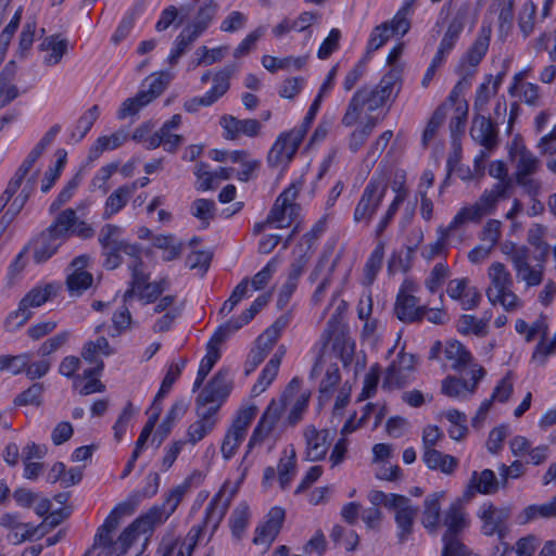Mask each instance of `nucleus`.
Masks as SVG:
<instances>
[{
    "instance_id": "4c0bfd02",
    "label": "nucleus",
    "mask_w": 556,
    "mask_h": 556,
    "mask_svg": "<svg viewBox=\"0 0 556 556\" xmlns=\"http://www.w3.org/2000/svg\"><path fill=\"white\" fill-rule=\"evenodd\" d=\"M229 336L226 332L220 333V328L218 327L210 341L206 344V354L201 359L200 366L198 369L199 376H207L212 370L214 365L220 358L219 345L228 338Z\"/></svg>"
},
{
    "instance_id": "cd10ccee",
    "label": "nucleus",
    "mask_w": 556,
    "mask_h": 556,
    "mask_svg": "<svg viewBox=\"0 0 556 556\" xmlns=\"http://www.w3.org/2000/svg\"><path fill=\"white\" fill-rule=\"evenodd\" d=\"M442 523L446 528L443 536L459 535L469 527V515L459 500L453 502L444 511Z\"/></svg>"
},
{
    "instance_id": "9b49d317",
    "label": "nucleus",
    "mask_w": 556,
    "mask_h": 556,
    "mask_svg": "<svg viewBox=\"0 0 556 556\" xmlns=\"http://www.w3.org/2000/svg\"><path fill=\"white\" fill-rule=\"evenodd\" d=\"M387 189L388 184L382 175H374L370 178L354 208L355 223H364L367 226L370 224L386 197Z\"/></svg>"
},
{
    "instance_id": "ddd939ff",
    "label": "nucleus",
    "mask_w": 556,
    "mask_h": 556,
    "mask_svg": "<svg viewBox=\"0 0 556 556\" xmlns=\"http://www.w3.org/2000/svg\"><path fill=\"white\" fill-rule=\"evenodd\" d=\"M302 186L301 181H295L279 194L267 216V223H271L276 228H286L291 225L300 210L294 201Z\"/></svg>"
},
{
    "instance_id": "aec40b11",
    "label": "nucleus",
    "mask_w": 556,
    "mask_h": 556,
    "mask_svg": "<svg viewBox=\"0 0 556 556\" xmlns=\"http://www.w3.org/2000/svg\"><path fill=\"white\" fill-rule=\"evenodd\" d=\"M471 383L462 379L448 377L442 382V393L452 399L466 400L476 392L480 380L485 376V370L480 365L470 367Z\"/></svg>"
},
{
    "instance_id": "5fc2aeb1",
    "label": "nucleus",
    "mask_w": 556,
    "mask_h": 556,
    "mask_svg": "<svg viewBox=\"0 0 556 556\" xmlns=\"http://www.w3.org/2000/svg\"><path fill=\"white\" fill-rule=\"evenodd\" d=\"M378 123V117L367 115L365 122L351 134L349 149L354 153L357 152L367 141Z\"/></svg>"
},
{
    "instance_id": "f8f14e48",
    "label": "nucleus",
    "mask_w": 556,
    "mask_h": 556,
    "mask_svg": "<svg viewBox=\"0 0 556 556\" xmlns=\"http://www.w3.org/2000/svg\"><path fill=\"white\" fill-rule=\"evenodd\" d=\"M418 289V285L410 278H406L401 285L394 306L395 315L401 321L415 323L424 318L427 306L420 305L415 296Z\"/></svg>"
},
{
    "instance_id": "72a5a7b5",
    "label": "nucleus",
    "mask_w": 556,
    "mask_h": 556,
    "mask_svg": "<svg viewBox=\"0 0 556 556\" xmlns=\"http://www.w3.org/2000/svg\"><path fill=\"white\" fill-rule=\"evenodd\" d=\"M510 187L511 181H497L491 189L483 191L479 200L475 202L483 216L495 211L498 201L508 197Z\"/></svg>"
},
{
    "instance_id": "393cba45",
    "label": "nucleus",
    "mask_w": 556,
    "mask_h": 556,
    "mask_svg": "<svg viewBox=\"0 0 556 556\" xmlns=\"http://www.w3.org/2000/svg\"><path fill=\"white\" fill-rule=\"evenodd\" d=\"M56 294V288L53 285L37 286L33 288L20 302L18 308L11 317H22L21 321L26 323L30 316V308H36L45 304Z\"/></svg>"
},
{
    "instance_id": "1a4fd4ad",
    "label": "nucleus",
    "mask_w": 556,
    "mask_h": 556,
    "mask_svg": "<svg viewBox=\"0 0 556 556\" xmlns=\"http://www.w3.org/2000/svg\"><path fill=\"white\" fill-rule=\"evenodd\" d=\"M414 0H405L401 9L395 13L392 20L376 26L367 41V55L380 49L392 38H402L410 29L412 7Z\"/></svg>"
},
{
    "instance_id": "f03ea898",
    "label": "nucleus",
    "mask_w": 556,
    "mask_h": 556,
    "mask_svg": "<svg viewBox=\"0 0 556 556\" xmlns=\"http://www.w3.org/2000/svg\"><path fill=\"white\" fill-rule=\"evenodd\" d=\"M42 153L43 151L35 146L18 166L0 195V214L5 207L17 214L24 208L36 188L37 174L29 173Z\"/></svg>"
},
{
    "instance_id": "680f3d73",
    "label": "nucleus",
    "mask_w": 556,
    "mask_h": 556,
    "mask_svg": "<svg viewBox=\"0 0 556 556\" xmlns=\"http://www.w3.org/2000/svg\"><path fill=\"white\" fill-rule=\"evenodd\" d=\"M65 213H70V216H67L70 222H68V226H66L67 229L65 230L66 240L71 236H76L81 239H89L94 235V230L89 224H87L84 220L78 219L75 210L66 208V210L61 211L59 214H65Z\"/></svg>"
},
{
    "instance_id": "b1692460",
    "label": "nucleus",
    "mask_w": 556,
    "mask_h": 556,
    "mask_svg": "<svg viewBox=\"0 0 556 556\" xmlns=\"http://www.w3.org/2000/svg\"><path fill=\"white\" fill-rule=\"evenodd\" d=\"M305 441V458L309 462H317L327 455L330 440L329 431L318 430L315 426L308 425L303 430Z\"/></svg>"
},
{
    "instance_id": "9d476101",
    "label": "nucleus",
    "mask_w": 556,
    "mask_h": 556,
    "mask_svg": "<svg viewBox=\"0 0 556 556\" xmlns=\"http://www.w3.org/2000/svg\"><path fill=\"white\" fill-rule=\"evenodd\" d=\"M257 406L250 402L243 404L237 410L230 427L225 433L220 447L222 455L225 459H230L237 453L247 437L249 427L257 415Z\"/></svg>"
},
{
    "instance_id": "8fccbe9b",
    "label": "nucleus",
    "mask_w": 556,
    "mask_h": 556,
    "mask_svg": "<svg viewBox=\"0 0 556 556\" xmlns=\"http://www.w3.org/2000/svg\"><path fill=\"white\" fill-rule=\"evenodd\" d=\"M68 42L60 36L46 37L41 43V49L47 51L43 63L47 65H56L67 52Z\"/></svg>"
},
{
    "instance_id": "4d7b16f0",
    "label": "nucleus",
    "mask_w": 556,
    "mask_h": 556,
    "mask_svg": "<svg viewBox=\"0 0 556 556\" xmlns=\"http://www.w3.org/2000/svg\"><path fill=\"white\" fill-rule=\"evenodd\" d=\"M536 148L545 157L547 169L556 175V125L539 140Z\"/></svg>"
},
{
    "instance_id": "dca6fc26",
    "label": "nucleus",
    "mask_w": 556,
    "mask_h": 556,
    "mask_svg": "<svg viewBox=\"0 0 556 556\" xmlns=\"http://www.w3.org/2000/svg\"><path fill=\"white\" fill-rule=\"evenodd\" d=\"M481 521V532L486 536L497 535L504 538L506 521L510 517L509 507H497L492 503H483L477 513Z\"/></svg>"
},
{
    "instance_id": "39448f33",
    "label": "nucleus",
    "mask_w": 556,
    "mask_h": 556,
    "mask_svg": "<svg viewBox=\"0 0 556 556\" xmlns=\"http://www.w3.org/2000/svg\"><path fill=\"white\" fill-rule=\"evenodd\" d=\"M70 213L58 214L52 224L34 237L27 244L36 264H41L51 258L66 241V226H68Z\"/></svg>"
},
{
    "instance_id": "423d86ee",
    "label": "nucleus",
    "mask_w": 556,
    "mask_h": 556,
    "mask_svg": "<svg viewBox=\"0 0 556 556\" xmlns=\"http://www.w3.org/2000/svg\"><path fill=\"white\" fill-rule=\"evenodd\" d=\"M508 154L516 169L515 180L517 185L529 193H536L540 189V182L532 178V176L541 167L539 157L518 139L511 141Z\"/></svg>"
},
{
    "instance_id": "5701e85b",
    "label": "nucleus",
    "mask_w": 556,
    "mask_h": 556,
    "mask_svg": "<svg viewBox=\"0 0 556 556\" xmlns=\"http://www.w3.org/2000/svg\"><path fill=\"white\" fill-rule=\"evenodd\" d=\"M89 261L90 257L85 254L79 255L72 261L66 278V285L72 295H80L91 287L93 277L86 270Z\"/></svg>"
},
{
    "instance_id": "6ab92c4d",
    "label": "nucleus",
    "mask_w": 556,
    "mask_h": 556,
    "mask_svg": "<svg viewBox=\"0 0 556 556\" xmlns=\"http://www.w3.org/2000/svg\"><path fill=\"white\" fill-rule=\"evenodd\" d=\"M232 390V380L227 369H219L198 395V402L222 406Z\"/></svg>"
},
{
    "instance_id": "37998d69",
    "label": "nucleus",
    "mask_w": 556,
    "mask_h": 556,
    "mask_svg": "<svg viewBox=\"0 0 556 556\" xmlns=\"http://www.w3.org/2000/svg\"><path fill=\"white\" fill-rule=\"evenodd\" d=\"M422 460L429 469L441 470L443 473H452L457 467V459L454 456L430 448L424 451Z\"/></svg>"
},
{
    "instance_id": "13d9d810",
    "label": "nucleus",
    "mask_w": 556,
    "mask_h": 556,
    "mask_svg": "<svg viewBox=\"0 0 556 556\" xmlns=\"http://www.w3.org/2000/svg\"><path fill=\"white\" fill-rule=\"evenodd\" d=\"M131 197L124 185L114 190L105 201L103 218L109 219L122 211Z\"/></svg>"
},
{
    "instance_id": "0e129e2a",
    "label": "nucleus",
    "mask_w": 556,
    "mask_h": 556,
    "mask_svg": "<svg viewBox=\"0 0 556 556\" xmlns=\"http://www.w3.org/2000/svg\"><path fill=\"white\" fill-rule=\"evenodd\" d=\"M127 508L126 505H118L114 508V510L108 516L104 523L99 528L97 534H96V545H109L112 542L111 532L117 527L118 525V515L125 511Z\"/></svg>"
},
{
    "instance_id": "0eeeda50",
    "label": "nucleus",
    "mask_w": 556,
    "mask_h": 556,
    "mask_svg": "<svg viewBox=\"0 0 556 556\" xmlns=\"http://www.w3.org/2000/svg\"><path fill=\"white\" fill-rule=\"evenodd\" d=\"M253 465V460L243 456L237 471L238 478L235 482L226 481L219 492L213 497L211 503L205 509V521L204 523H212L213 530H215L225 516L232 498L238 493L241 484L245 480L250 468Z\"/></svg>"
},
{
    "instance_id": "3c124183",
    "label": "nucleus",
    "mask_w": 556,
    "mask_h": 556,
    "mask_svg": "<svg viewBox=\"0 0 556 556\" xmlns=\"http://www.w3.org/2000/svg\"><path fill=\"white\" fill-rule=\"evenodd\" d=\"M445 358L455 370H464L471 364V354L458 341L447 342L444 349Z\"/></svg>"
},
{
    "instance_id": "4be33fe9",
    "label": "nucleus",
    "mask_w": 556,
    "mask_h": 556,
    "mask_svg": "<svg viewBox=\"0 0 556 556\" xmlns=\"http://www.w3.org/2000/svg\"><path fill=\"white\" fill-rule=\"evenodd\" d=\"M529 249H521L513 257V266L517 277L522 280L528 288L536 287L542 283L544 276V265L529 263Z\"/></svg>"
},
{
    "instance_id": "7c9ffc66",
    "label": "nucleus",
    "mask_w": 556,
    "mask_h": 556,
    "mask_svg": "<svg viewBox=\"0 0 556 556\" xmlns=\"http://www.w3.org/2000/svg\"><path fill=\"white\" fill-rule=\"evenodd\" d=\"M445 498V492H433L426 496L424 501V509L421 523L429 533H435L441 522V503Z\"/></svg>"
},
{
    "instance_id": "a18cd8bd",
    "label": "nucleus",
    "mask_w": 556,
    "mask_h": 556,
    "mask_svg": "<svg viewBox=\"0 0 556 556\" xmlns=\"http://www.w3.org/2000/svg\"><path fill=\"white\" fill-rule=\"evenodd\" d=\"M148 535L144 531H142L141 526H136V520L131 522L118 536V539L112 545V554L115 556H122L127 552L130 545L143 539L146 542L148 540Z\"/></svg>"
},
{
    "instance_id": "58836bf2",
    "label": "nucleus",
    "mask_w": 556,
    "mask_h": 556,
    "mask_svg": "<svg viewBox=\"0 0 556 556\" xmlns=\"http://www.w3.org/2000/svg\"><path fill=\"white\" fill-rule=\"evenodd\" d=\"M269 301L268 295H260L257 296L251 306L244 311L238 318L228 320L227 323L219 326L220 333L226 332V334L231 336L237 330L247 325L253 317L263 308Z\"/></svg>"
},
{
    "instance_id": "69168bd1",
    "label": "nucleus",
    "mask_w": 556,
    "mask_h": 556,
    "mask_svg": "<svg viewBox=\"0 0 556 556\" xmlns=\"http://www.w3.org/2000/svg\"><path fill=\"white\" fill-rule=\"evenodd\" d=\"M250 519V509L245 502H241L233 509L230 517V529L237 540H241Z\"/></svg>"
},
{
    "instance_id": "6e6d98bb",
    "label": "nucleus",
    "mask_w": 556,
    "mask_h": 556,
    "mask_svg": "<svg viewBox=\"0 0 556 556\" xmlns=\"http://www.w3.org/2000/svg\"><path fill=\"white\" fill-rule=\"evenodd\" d=\"M515 330L525 337L527 342H531L536 336L540 339L548 334V324L545 316H540L532 325H529L523 319H517Z\"/></svg>"
},
{
    "instance_id": "f257e3e1",
    "label": "nucleus",
    "mask_w": 556,
    "mask_h": 556,
    "mask_svg": "<svg viewBox=\"0 0 556 556\" xmlns=\"http://www.w3.org/2000/svg\"><path fill=\"white\" fill-rule=\"evenodd\" d=\"M401 88V76L397 68H391L376 86H363L354 92L349 101L341 124L351 127L356 124L363 112H374L394 98Z\"/></svg>"
},
{
    "instance_id": "2f4dec72",
    "label": "nucleus",
    "mask_w": 556,
    "mask_h": 556,
    "mask_svg": "<svg viewBox=\"0 0 556 556\" xmlns=\"http://www.w3.org/2000/svg\"><path fill=\"white\" fill-rule=\"evenodd\" d=\"M492 35V26L489 22H482L477 38L463 58L464 63L476 67L484 58L489 50Z\"/></svg>"
},
{
    "instance_id": "e433bc0d",
    "label": "nucleus",
    "mask_w": 556,
    "mask_h": 556,
    "mask_svg": "<svg viewBox=\"0 0 556 556\" xmlns=\"http://www.w3.org/2000/svg\"><path fill=\"white\" fill-rule=\"evenodd\" d=\"M16 75L14 61L8 62L0 73V109L4 108L18 97V89L13 84Z\"/></svg>"
},
{
    "instance_id": "4468645a",
    "label": "nucleus",
    "mask_w": 556,
    "mask_h": 556,
    "mask_svg": "<svg viewBox=\"0 0 556 556\" xmlns=\"http://www.w3.org/2000/svg\"><path fill=\"white\" fill-rule=\"evenodd\" d=\"M321 339L326 343H331L332 350L344 365L352 362L356 344L350 334L349 328L338 317L333 316L328 320Z\"/></svg>"
},
{
    "instance_id": "a19ab883",
    "label": "nucleus",
    "mask_w": 556,
    "mask_h": 556,
    "mask_svg": "<svg viewBox=\"0 0 556 556\" xmlns=\"http://www.w3.org/2000/svg\"><path fill=\"white\" fill-rule=\"evenodd\" d=\"M129 138L126 129H118L110 136H101L90 148L88 159L97 160L104 151L115 150L122 147Z\"/></svg>"
},
{
    "instance_id": "338daca9",
    "label": "nucleus",
    "mask_w": 556,
    "mask_h": 556,
    "mask_svg": "<svg viewBox=\"0 0 556 556\" xmlns=\"http://www.w3.org/2000/svg\"><path fill=\"white\" fill-rule=\"evenodd\" d=\"M150 103L151 102L149 99H147L146 94L138 91L135 97L123 101L116 113V116L121 121L135 116Z\"/></svg>"
},
{
    "instance_id": "7ed1b4c3",
    "label": "nucleus",
    "mask_w": 556,
    "mask_h": 556,
    "mask_svg": "<svg viewBox=\"0 0 556 556\" xmlns=\"http://www.w3.org/2000/svg\"><path fill=\"white\" fill-rule=\"evenodd\" d=\"M489 286L486 298L492 305H501L507 312L521 307V300L513 291L514 279L507 266L501 262H493L486 271Z\"/></svg>"
},
{
    "instance_id": "a211bd4d",
    "label": "nucleus",
    "mask_w": 556,
    "mask_h": 556,
    "mask_svg": "<svg viewBox=\"0 0 556 556\" xmlns=\"http://www.w3.org/2000/svg\"><path fill=\"white\" fill-rule=\"evenodd\" d=\"M415 370V356L400 352L389 365L382 382L383 389H399L409 382Z\"/></svg>"
},
{
    "instance_id": "a878e982",
    "label": "nucleus",
    "mask_w": 556,
    "mask_h": 556,
    "mask_svg": "<svg viewBox=\"0 0 556 556\" xmlns=\"http://www.w3.org/2000/svg\"><path fill=\"white\" fill-rule=\"evenodd\" d=\"M447 295L459 302L465 311L476 308L481 301V293L476 287L469 286L468 278H456L448 282Z\"/></svg>"
},
{
    "instance_id": "c85d7f7f",
    "label": "nucleus",
    "mask_w": 556,
    "mask_h": 556,
    "mask_svg": "<svg viewBox=\"0 0 556 556\" xmlns=\"http://www.w3.org/2000/svg\"><path fill=\"white\" fill-rule=\"evenodd\" d=\"M392 510L395 511L396 538L400 543L406 542L414 530V521L417 515V507L410 504L408 497L403 498Z\"/></svg>"
},
{
    "instance_id": "49530a36",
    "label": "nucleus",
    "mask_w": 556,
    "mask_h": 556,
    "mask_svg": "<svg viewBox=\"0 0 556 556\" xmlns=\"http://www.w3.org/2000/svg\"><path fill=\"white\" fill-rule=\"evenodd\" d=\"M307 62L306 55L301 56H286L282 59H278L271 55H264L262 58V65L269 71L270 73H275L279 70L283 71H300L305 66Z\"/></svg>"
},
{
    "instance_id": "052dcab7",
    "label": "nucleus",
    "mask_w": 556,
    "mask_h": 556,
    "mask_svg": "<svg viewBox=\"0 0 556 556\" xmlns=\"http://www.w3.org/2000/svg\"><path fill=\"white\" fill-rule=\"evenodd\" d=\"M501 85L500 78H493L489 76L477 89L476 99H475V110L478 112L484 111L488 102L492 97L497 93L498 87Z\"/></svg>"
},
{
    "instance_id": "c03bdc74",
    "label": "nucleus",
    "mask_w": 556,
    "mask_h": 556,
    "mask_svg": "<svg viewBox=\"0 0 556 556\" xmlns=\"http://www.w3.org/2000/svg\"><path fill=\"white\" fill-rule=\"evenodd\" d=\"M0 525L4 528L10 529L12 532L9 534V539L14 543L18 544L28 538H30L35 529L28 523L20 522L16 514H4L0 518Z\"/></svg>"
},
{
    "instance_id": "f704fd0d",
    "label": "nucleus",
    "mask_w": 556,
    "mask_h": 556,
    "mask_svg": "<svg viewBox=\"0 0 556 556\" xmlns=\"http://www.w3.org/2000/svg\"><path fill=\"white\" fill-rule=\"evenodd\" d=\"M483 215L479 206L476 203L463 206L452 218L447 226L438 227V233H442V236H451L452 232L462 228L467 223H479L482 219Z\"/></svg>"
},
{
    "instance_id": "774afa93",
    "label": "nucleus",
    "mask_w": 556,
    "mask_h": 556,
    "mask_svg": "<svg viewBox=\"0 0 556 556\" xmlns=\"http://www.w3.org/2000/svg\"><path fill=\"white\" fill-rule=\"evenodd\" d=\"M153 245L164 250L163 260L173 261L177 258L182 250V243L172 235H160L153 239Z\"/></svg>"
},
{
    "instance_id": "bf43d9fd",
    "label": "nucleus",
    "mask_w": 556,
    "mask_h": 556,
    "mask_svg": "<svg viewBox=\"0 0 556 556\" xmlns=\"http://www.w3.org/2000/svg\"><path fill=\"white\" fill-rule=\"evenodd\" d=\"M553 355H556V333L552 338L547 334L540 339L533 350L531 362L539 367H544L547 358Z\"/></svg>"
},
{
    "instance_id": "c9c22d12",
    "label": "nucleus",
    "mask_w": 556,
    "mask_h": 556,
    "mask_svg": "<svg viewBox=\"0 0 556 556\" xmlns=\"http://www.w3.org/2000/svg\"><path fill=\"white\" fill-rule=\"evenodd\" d=\"M556 518V496L543 504H532L525 507L517 516L516 523L528 525L540 518Z\"/></svg>"
},
{
    "instance_id": "ea45409f",
    "label": "nucleus",
    "mask_w": 556,
    "mask_h": 556,
    "mask_svg": "<svg viewBox=\"0 0 556 556\" xmlns=\"http://www.w3.org/2000/svg\"><path fill=\"white\" fill-rule=\"evenodd\" d=\"M173 78L174 74L170 71L153 73L142 81L141 89L139 91L144 93L147 99L152 102L163 93Z\"/></svg>"
},
{
    "instance_id": "f3484780",
    "label": "nucleus",
    "mask_w": 556,
    "mask_h": 556,
    "mask_svg": "<svg viewBox=\"0 0 556 556\" xmlns=\"http://www.w3.org/2000/svg\"><path fill=\"white\" fill-rule=\"evenodd\" d=\"M233 67H226L218 71L213 77L212 88L202 97H194L185 102V110L189 113L197 112L201 106H210L223 97L230 87V77L233 74Z\"/></svg>"
},
{
    "instance_id": "79ce46f5",
    "label": "nucleus",
    "mask_w": 556,
    "mask_h": 556,
    "mask_svg": "<svg viewBox=\"0 0 556 556\" xmlns=\"http://www.w3.org/2000/svg\"><path fill=\"white\" fill-rule=\"evenodd\" d=\"M285 352H277L266 364V366L261 371V375L255 382V384L252 387L251 393L253 396H258L261 393H263L275 380L280 364L281 358L283 356Z\"/></svg>"
},
{
    "instance_id": "de8ad7c7",
    "label": "nucleus",
    "mask_w": 556,
    "mask_h": 556,
    "mask_svg": "<svg viewBox=\"0 0 556 556\" xmlns=\"http://www.w3.org/2000/svg\"><path fill=\"white\" fill-rule=\"evenodd\" d=\"M195 477L200 478V473H192L191 476L187 477L180 484L174 486L165 494L162 506L165 508L169 516L174 514L185 495L189 492Z\"/></svg>"
},
{
    "instance_id": "bb28decb",
    "label": "nucleus",
    "mask_w": 556,
    "mask_h": 556,
    "mask_svg": "<svg viewBox=\"0 0 556 556\" xmlns=\"http://www.w3.org/2000/svg\"><path fill=\"white\" fill-rule=\"evenodd\" d=\"M223 136L227 140H237L240 136L256 137L262 124L254 118L239 119L232 115H224L220 118Z\"/></svg>"
},
{
    "instance_id": "6e6552de",
    "label": "nucleus",
    "mask_w": 556,
    "mask_h": 556,
    "mask_svg": "<svg viewBox=\"0 0 556 556\" xmlns=\"http://www.w3.org/2000/svg\"><path fill=\"white\" fill-rule=\"evenodd\" d=\"M128 267L131 271L129 288L123 295V302L126 304L135 295L144 303H153L157 298L169 288V281L166 278L149 282V275L144 271L143 263L140 258L130 260Z\"/></svg>"
},
{
    "instance_id": "e2e57ef3",
    "label": "nucleus",
    "mask_w": 556,
    "mask_h": 556,
    "mask_svg": "<svg viewBox=\"0 0 556 556\" xmlns=\"http://www.w3.org/2000/svg\"><path fill=\"white\" fill-rule=\"evenodd\" d=\"M296 467V456L294 450H291V453L288 455L287 452L283 453V456L280 457L277 472H278V481L281 489H287L294 475Z\"/></svg>"
},
{
    "instance_id": "2eb2a0df",
    "label": "nucleus",
    "mask_w": 556,
    "mask_h": 556,
    "mask_svg": "<svg viewBox=\"0 0 556 556\" xmlns=\"http://www.w3.org/2000/svg\"><path fill=\"white\" fill-rule=\"evenodd\" d=\"M303 139V130L291 129L281 132L268 152V165L277 168L287 167L295 155Z\"/></svg>"
},
{
    "instance_id": "603ef678",
    "label": "nucleus",
    "mask_w": 556,
    "mask_h": 556,
    "mask_svg": "<svg viewBox=\"0 0 556 556\" xmlns=\"http://www.w3.org/2000/svg\"><path fill=\"white\" fill-rule=\"evenodd\" d=\"M469 489L481 494L495 493L498 489L495 473L491 469H484L481 472L475 471L469 481Z\"/></svg>"
},
{
    "instance_id": "c756f323",
    "label": "nucleus",
    "mask_w": 556,
    "mask_h": 556,
    "mask_svg": "<svg viewBox=\"0 0 556 556\" xmlns=\"http://www.w3.org/2000/svg\"><path fill=\"white\" fill-rule=\"evenodd\" d=\"M285 520V510L281 507H273L267 514L266 521L256 528L254 544L263 545L271 543L279 533Z\"/></svg>"
},
{
    "instance_id": "09e8293b",
    "label": "nucleus",
    "mask_w": 556,
    "mask_h": 556,
    "mask_svg": "<svg viewBox=\"0 0 556 556\" xmlns=\"http://www.w3.org/2000/svg\"><path fill=\"white\" fill-rule=\"evenodd\" d=\"M115 350L110 345L105 337H98L96 340L87 341L81 348V357L88 363H99L100 355L110 356Z\"/></svg>"
},
{
    "instance_id": "20e7f679",
    "label": "nucleus",
    "mask_w": 556,
    "mask_h": 556,
    "mask_svg": "<svg viewBox=\"0 0 556 556\" xmlns=\"http://www.w3.org/2000/svg\"><path fill=\"white\" fill-rule=\"evenodd\" d=\"M300 382L298 379H292L288 384V388L281 395L279 401L273 400L267 408L262 414L260 420L257 421L255 428L252 431V434L247 444V452L244 455L250 458V453L254 447L264 443L269 437L273 434L276 429L281 415L286 407L289 404L290 397L293 396V391L299 389Z\"/></svg>"
},
{
    "instance_id": "412c9836",
    "label": "nucleus",
    "mask_w": 556,
    "mask_h": 556,
    "mask_svg": "<svg viewBox=\"0 0 556 556\" xmlns=\"http://www.w3.org/2000/svg\"><path fill=\"white\" fill-rule=\"evenodd\" d=\"M123 228L116 225L106 224L99 232V243L103 251H113L122 249L123 253L130 256L131 260L139 258L140 249L136 244L122 239Z\"/></svg>"
},
{
    "instance_id": "473e14b6",
    "label": "nucleus",
    "mask_w": 556,
    "mask_h": 556,
    "mask_svg": "<svg viewBox=\"0 0 556 556\" xmlns=\"http://www.w3.org/2000/svg\"><path fill=\"white\" fill-rule=\"evenodd\" d=\"M471 138L485 149H495L497 146L496 129L490 118L477 115L470 128Z\"/></svg>"
},
{
    "instance_id": "864d4df0",
    "label": "nucleus",
    "mask_w": 556,
    "mask_h": 556,
    "mask_svg": "<svg viewBox=\"0 0 556 556\" xmlns=\"http://www.w3.org/2000/svg\"><path fill=\"white\" fill-rule=\"evenodd\" d=\"M169 517L162 504L154 505L136 519V526H141L142 531L150 534L155 527L163 525Z\"/></svg>"
}]
</instances>
